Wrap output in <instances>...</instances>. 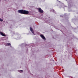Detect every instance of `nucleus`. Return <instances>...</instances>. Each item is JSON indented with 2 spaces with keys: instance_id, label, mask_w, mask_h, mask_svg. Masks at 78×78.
Wrapping results in <instances>:
<instances>
[{
  "instance_id": "9d476101",
  "label": "nucleus",
  "mask_w": 78,
  "mask_h": 78,
  "mask_svg": "<svg viewBox=\"0 0 78 78\" xmlns=\"http://www.w3.org/2000/svg\"><path fill=\"white\" fill-rule=\"evenodd\" d=\"M5 0L6 1V0Z\"/></svg>"
},
{
  "instance_id": "f257e3e1",
  "label": "nucleus",
  "mask_w": 78,
  "mask_h": 78,
  "mask_svg": "<svg viewBox=\"0 0 78 78\" xmlns=\"http://www.w3.org/2000/svg\"><path fill=\"white\" fill-rule=\"evenodd\" d=\"M18 12L20 14H23L25 15H28L29 14V11L27 10H20L18 11Z\"/></svg>"
},
{
  "instance_id": "6e6552de",
  "label": "nucleus",
  "mask_w": 78,
  "mask_h": 78,
  "mask_svg": "<svg viewBox=\"0 0 78 78\" xmlns=\"http://www.w3.org/2000/svg\"><path fill=\"white\" fill-rule=\"evenodd\" d=\"M32 33H33V34H34V31H31Z\"/></svg>"
},
{
  "instance_id": "f03ea898",
  "label": "nucleus",
  "mask_w": 78,
  "mask_h": 78,
  "mask_svg": "<svg viewBox=\"0 0 78 78\" xmlns=\"http://www.w3.org/2000/svg\"><path fill=\"white\" fill-rule=\"evenodd\" d=\"M38 11L39 12H40V13H43V12H44V11H43L41 8H38Z\"/></svg>"
},
{
  "instance_id": "1a4fd4ad",
  "label": "nucleus",
  "mask_w": 78,
  "mask_h": 78,
  "mask_svg": "<svg viewBox=\"0 0 78 78\" xmlns=\"http://www.w3.org/2000/svg\"><path fill=\"white\" fill-rule=\"evenodd\" d=\"M20 72H23V70H21L20 71Z\"/></svg>"
},
{
  "instance_id": "0eeeda50",
  "label": "nucleus",
  "mask_w": 78,
  "mask_h": 78,
  "mask_svg": "<svg viewBox=\"0 0 78 78\" xmlns=\"http://www.w3.org/2000/svg\"><path fill=\"white\" fill-rule=\"evenodd\" d=\"M0 21H1V22H3V20H2L1 19H0Z\"/></svg>"
},
{
  "instance_id": "39448f33",
  "label": "nucleus",
  "mask_w": 78,
  "mask_h": 78,
  "mask_svg": "<svg viewBox=\"0 0 78 78\" xmlns=\"http://www.w3.org/2000/svg\"><path fill=\"white\" fill-rule=\"evenodd\" d=\"M6 45H8V46H9V45H11V43H7L6 44Z\"/></svg>"
},
{
  "instance_id": "7ed1b4c3",
  "label": "nucleus",
  "mask_w": 78,
  "mask_h": 78,
  "mask_svg": "<svg viewBox=\"0 0 78 78\" xmlns=\"http://www.w3.org/2000/svg\"><path fill=\"white\" fill-rule=\"evenodd\" d=\"M41 37L42 38V39H44V41H45L46 40V39H45V37H44V36L42 35L41 34L40 35Z\"/></svg>"
},
{
  "instance_id": "423d86ee",
  "label": "nucleus",
  "mask_w": 78,
  "mask_h": 78,
  "mask_svg": "<svg viewBox=\"0 0 78 78\" xmlns=\"http://www.w3.org/2000/svg\"><path fill=\"white\" fill-rule=\"evenodd\" d=\"M30 30L31 31H33V29L31 27H30Z\"/></svg>"
},
{
  "instance_id": "20e7f679",
  "label": "nucleus",
  "mask_w": 78,
  "mask_h": 78,
  "mask_svg": "<svg viewBox=\"0 0 78 78\" xmlns=\"http://www.w3.org/2000/svg\"><path fill=\"white\" fill-rule=\"evenodd\" d=\"M0 33L2 36H5V33H3L2 32H0Z\"/></svg>"
}]
</instances>
